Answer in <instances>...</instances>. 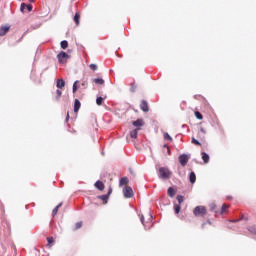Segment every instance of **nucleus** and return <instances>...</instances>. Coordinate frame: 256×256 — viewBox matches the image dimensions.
I'll use <instances>...</instances> for the list:
<instances>
[{"label":"nucleus","mask_w":256,"mask_h":256,"mask_svg":"<svg viewBox=\"0 0 256 256\" xmlns=\"http://www.w3.org/2000/svg\"><path fill=\"white\" fill-rule=\"evenodd\" d=\"M193 215L195 217H205L207 215V208L205 206H196L193 209Z\"/></svg>","instance_id":"f257e3e1"},{"label":"nucleus","mask_w":256,"mask_h":256,"mask_svg":"<svg viewBox=\"0 0 256 256\" xmlns=\"http://www.w3.org/2000/svg\"><path fill=\"white\" fill-rule=\"evenodd\" d=\"M159 177L160 179H169L171 177V171L165 167H161L159 169Z\"/></svg>","instance_id":"f03ea898"},{"label":"nucleus","mask_w":256,"mask_h":256,"mask_svg":"<svg viewBox=\"0 0 256 256\" xmlns=\"http://www.w3.org/2000/svg\"><path fill=\"white\" fill-rule=\"evenodd\" d=\"M57 59L59 61V63H67V59H69V54L65 53L64 51H61L58 55H57Z\"/></svg>","instance_id":"7ed1b4c3"},{"label":"nucleus","mask_w":256,"mask_h":256,"mask_svg":"<svg viewBox=\"0 0 256 256\" xmlns=\"http://www.w3.org/2000/svg\"><path fill=\"white\" fill-rule=\"evenodd\" d=\"M123 195L126 199H131V197H133V188H131V186H126L123 189Z\"/></svg>","instance_id":"20e7f679"},{"label":"nucleus","mask_w":256,"mask_h":256,"mask_svg":"<svg viewBox=\"0 0 256 256\" xmlns=\"http://www.w3.org/2000/svg\"><path fill=\"white\" fill-rule=\"evenodd\" d=\"M178 160L182 167H185L187 163H189V156H187V154H182L179 156Z\"/></svg>","instance_id":"39448f33"},{"label":"nucleus","mask_w":256,"mask_h":256,"mask_svg":"<svg viewBox=\"0 0 256 256\" xmlns=\"http://www.w3.org/2000/svg\"><path fill=\"white\" fill-rule=\"evenodd\" d=\"M229 213V205L223 204L221 210L216 211V215H227Z\"/></svg>","instance_id":"423d86ee"},{"label":"nucleus","mask_w":256,"mask_h":256,"mask_svg":"<svg viewBox=\"0 0 256 256\" xmlns=\"http://www.w3.org/2000/svg\"><path fill=\"white\" fill-rule=\"evenodd\" d=\"M140 109L144 112V113H149V103H147L145 100L141 101L140 104Z\"/></svg>","instance_id":"0eeeda50"},{"label":"nucleus","mask_w":256,"mask_h":256,"mask_svg":"<svg viewBox=\"0 0 256 256\" xmlns=\"http://www.w3.org/2000/svg\"><path fill=\"white\" fill-rule=\"evenodd\" d=\"M9 29H11L9 26L0 27V37H5L9 33Z\"/></svg>","instance_id":"6e6552de"},{"label":"nucleus","mask_w":256,"mask_h":256,"mask_svg":"<svg viewBox=\"0 0 256 256\" xmlns=\"http://www.w3.org/2000/svg\"><path fill=\"white\" fill-rule=\"evenodd\" d=\"M94 187H96V189H98V191H104V189H105V184H104L102 181L98 180V181H96V183L94 184Z\"/></svg>","instance_id":"1a4fd4ad"},{"label":"nucleus","mask_w":256,"mask_h":256,"mask_svg":"<svg viewBox=\"0 0 256 256\" xmlns=\"http://www.w3.org/2000/svg\"><path fill=\"white\" fill-rule=\"evenodd\" d=\"M132 125L139 129V127H143L145 125V122L143 121V119H137L136 121L132 122Z\"/></svg>","instance_id":"9d476101"},{"label":"nucleus","mask_w":256,"mask_h":256,"mask_svg":"<svg viewBox=\"0 0 256 256\" xmlns=\"http://www.w3.org/2000/svg\"><path fill=\"white\" fill-rule=\"evenodd\" d=\"M79 109H81V102L79 99L74 100V113H79Z\"/></svg>","instance_id":"9b49d317"},{"label":"nucleus","mask_w":256,"mask_h":256,"mask_svg":"<svg viewBox=\"0 0 256 256\" xmlns=\"http://www.w3.org/2000/svg\"><path fill=\"white\" fill-rule=\"evenodd\" d=\"M61 207H63V202H61L60 204H58V205L52 210V217H55V215H57V213H59V209H61Z\"/></svg>","instance_id":"f8f14e48"},{"label":"nucleus","mask_w":256,"mask_h":256,"mask_svg":"<svg viewBox=\"0 0 256 256\" xmlns=\"http://www.w3.org/2000/svg\"><path fill=\"white\" fill-rule=\"evenodd\" d=\"M141 130V128H136L133 131L130 132V137L132 139H137V135L139 133V131Z\"/></svg>","instance_id":"ddd939ff"},{"label":"nucleus","mask_w":256,"mask_h":256,"mask_svg":"<svg viewBox=\"0 0 256 256\" xmlns=\"http://www.w3.org/2000/svg\"><path fill=\"white\" fill-rule=\"evenodd\" d=\"M56 87L58 89H63V87H65V80L63 79H58L57 80V83H56Z\"/></svg>","instance_id":"4468645a"},{"label":"nucleus","mask_w":256,"mask_h":256,"mask_svg":"<svg viewBox=\"0 0 256 256\" xmlns=\"http://www.w3.org/2000/svg\"><path fill=\"white\" fill-rule=\"evenodd\" d=\"M93 83H96V85H105V80L103 78H95L93 79Z\"/></svg>","instance_id":"2eb2a0df"},{"label":"nucleus","mask_w":256,"mask_h":256,"mask_svg":"<svg viewBox=\"0 0 256 256\" xmlns=\"http://www.w3.org/2000/svg\"><path fill=\"white\" fill-rule=\"evenodd\" d=\"M164 137V141H169L170 143H173V137H171V135H169V133L165 132L163 134Z\"/></svg>","instance_id":"dca6fc26"},{"label":"nucleus","mask_w":256,"mask_h":256,"mask_svg":"<svg viewBox=\"0 0 256 256\" xmlns=\"http://www.w3.org/2000/svg\"><path fill=\"white\" fill-rule=\"evenodd\" d=\"M98 199H100L101 201H103V204H104V205H107V201H109V195L98 196Z\"/></svg>","instance_id":"f3484780"},{"label":"nucleus","mask_w":256,"mask_h":256,"mask_svg":"<svg viewBox=\"0 0 256 256\" xmlns=\"http://www.w3.org/2000/svg\"><path fill=\"white\" fill-rule=\"evenodd\" d=\"M80 21H81V14L78 12L74 16V22L76 23L77 26H79Z\"/></svg>","instance_id":"a211bd4d"},{"label":"nucleus","mask_w":256,"mask_h":256,"mask_svg":"<svg viewBox=\"0 0 256 256\" xmlns=\"http://www.w3.org/2000/svg\"><path fill=\"white\" fill-rule=\"evenodd\" d=\"M127 183H129V178L123 177L120 179L119 185H120V187H123V185H127Z\"/></svg>","instance_id":"6ab92c4d"},{"label":"nucleus","mask_w":256,"mask_h":256,"mask_svg":"<svg viewBox=\"0 0 256 256\" xmlns=\"http://www.w3.org/2000/svg\"><path fill=\"white\" fill-rule=\"evenodd\" d=\"M189 179L190 183H195V181H197V176L195 175V172L190 173Z\"/></svg>","instance_id":"aec40b11"},{"label":"nucleus","mask_w":256,"mask_h":256,"mask_svg":"<svg viewBox=\"0 0 256 256\" xmlns=\"http://www.w3.org/2000/svg\"><path fill=\"white\" fill-rule=\"evenodd\" d=\"M209 207H210V211H214V213H217V211H219V209L217 208V204L215 203H211Z\"/></svg>","instance_id":"412c9836"},{"label":"nucleus","mask_w":256,"mask_h":256,"mask_svg":"<svg viewBox=\"0 0 256 256\" xmlns=\"http://www.w3.org/2000/svg\"><path fill=\"white\" fill-rule=\"evenodd\" d=\"M202 160L204 161V163H207L209 161V154L202 152Z\"/></svg>","instance_id":"4be33fe9"},{"label":"nucleus","mask_w":256,"mask_h":256,"mask_svg":"<svg viewBox=\"0 0 256 256\" xmlns=\"http://www.w3.org/2000/svg\"><path fill=\"white\" fill-rule=\"evenodd\" d=\"M167 193L169 197H175V189L173 187H169Z\"/></svg>","instance_id":"5701e85b"},{"label":"nucleus","mask_w":256,"mask_h":256,"mask_svg":"<svg viewBox=\"0 0 256 256\" xmlns=\"http://www.w3.org/2000/svg\"><path fill=\"white\" fill-rule=\"evenodd\" d=\"M194 115H195L196 119H199V121H202L203 114H201V112L196 111V112H194Z\"/></svg>","instance_id":"b1692460"},{"label":"nucleus","mask_w":256,"mask_h":256,"mask_svg":"<svg viewBox=\"0 0 256 256\" xmlns=\"http://www.w3.org/2000/svg\"><path fill=\"white\" fill-rule=\"evenodd\" d=\"M47 242H48V247H53L55 240L53 239V237H48Z\"/></svg>","instance_id":"393cba45"},{"label":"nucleus","mask_w":256,"mask_h":256,"mask_svg":"<svg viewBox=\"0 0 256 256\" xmlns=\"http://www.w3.org/2000/svg\"><path fill=\"white\" fill-rule=\"evenodd\" d=\"M62 49H67L69 47V42H67L66 40H63L61 43H60Z\"/></svg>","instance_id":"a878e982"},{"label":"nucleus","mask_w":256,"mask_h":256,"mask_svg":"<svg viewBox=\"0 0 256 256\" xmlns=\"http://www.w3.org/2000/svg\"><path fill=\"white\" fill-rule=\"evenodd\" d=\"M174 211H175L176 215H179V213L181 211V205L175 204Z\"/></svg>","instance_id":"bb28decb"},{"label":"nucleus","mask_w":256,"mask_h":256,"mask_svg":"<svg viewBox=\"0 0 256 256\" xmlns=\"http://www.w3.org/2000/svg\"><path fill=\"white\" fill-rule=\"evenodd\" d=\"M79 83V80H76L73 84V88H72V91L73 93H77V89H78V86L77 84Z\"/></svg>","instance_id":"cd10ccee"},{"label":"nucleus","mask_w":256,"mask_h":256,"mask_svg":"<svg viewBox=\"0 0 256 256\" xmlns=\"http://www.w3.org/2000/svg\"><path fill=\"white\" fill-rule=\"evenodd\" d=\"M83 227V222H77L74 226V231H77V229H81Z\"/></svg>","instance_id":"c85d7f7f"},{"label":"nucleus","mask_w":256,"mask_h":256,"mask_svg":"<svg viewBox=\"0 0 256 256\" xmlns=\"http://www.w3.org/2000/svg\"><path fill=\"white\" fill-rule=\"evenodd\" d=\"M89 67H90L91 71H97V69H98L97 64H90Z\"/></svg>","instance_id":"c756f323"},{"label":"nucleus","mask_w":256,"mask_h":256,"mask_svg":"<svg viewBox=\"0 0 256 256\" xmlns=\"http://www.w3.org/2000/svg\"><path fill=\"white\" fill-rule=\"evenodd\" d=\"M96 104H97V105H103V97H98V98L96 99Z\"/></svg>","instance_id":"7c9ffc66"},{"label":"nucleus","mask_w":256,"mask_h":256,"mask_svg":"<svg viewBox=\"0 0 256 256\" xmlns=\"http://www.w3.org/2000/svg\"><path fill=\"white\" fill-rule=\"evenodd\" d=\"M192 143L193 145H198L199 147H201V142H199L197 139L192 138Z\"/></svg>","instance_id":"2f4dec72"},{"label":"nucleus","mask_w":256,"mask_h":256,"mask_svg":"<svg viewBox=\"0 0 256 256\" xmlns=\"http://www.w3.org/2000/svg\"><path fill=\"white\" fill-rule=\"evenodd\" d=\"M25 9H27V4L22 3L20 6V11L23 13L25 11Z\"/></svg>","instance_id":"473e14b6"},{"label":"nucleus","mask_w":256,"mask_h":256,"mask_svg":"<svg viewBox=\"0 0 256 256\" xmlns=\"http://www.w3.org/2000/svg\"><path fill=\"white\" fill-rule=\"evenodd\" d=\"M177 201H178L179 205H181V203H183V201H184L183 196L178 195V196H177Z\"/></svg>","instance_id":"72a5a7b5"},{"label":"nucleus","mask_w":256,"mask_h":256,"mask_svg":"<svg viewBox=\"0 0 256 256\" xmlns=\"http://www.w3.org/2000/svg\"><path fill=\"white\" fill-rule=\"evenodd\" d=\"M137 89V85H135V83L131 84V88H130V91L132 93H135V90Z\"/></svg>","instance_id":"f704fd0d"},{"label":"nucleus","mask_w":256,"mask_h":256,"mask_svg":"<svg viewBox=\"0 0 256 256\" xmlns=\"http://www.w3.org/2000/svg\"><path fill=\"white\" fill-rule=\"evenodd\" d=\"M57 97L56 99L59 100L61 98V95H63V92L61 90H56Z\"/></svg>","instance_id":"c9c22d12"},{"label":"nucleus","mask_w":256,"mask_h":256,"mask_svg":"<svg viewBox=\"0 0 256 256\" xmlns=\"http://www.w3.org/2000/svg\"><path fill=\"white\" fill-rule=\"evenodd\" d=\"M164 149H167V153H168V155H171V148H169V145H167V144H164Z\"/></svg>","instance_id":"e433bc0d"},{"label":"nucleus","mask_w":256,"mask_h":256,"mask_svg":"<svg viewBox=\"0 0 256 256\" xmlns=\"http://www.w3.org/2000/svg\"><path fill=\"white\" fill-rule=\"evenodd\" d=\"M26 9H27L29 12H31V11H33V6H32L31 4L26 5Z\"/></svg>","instance_id":"4c0bfd02"},{"label":"nucleus","mask_w":256,"mask_h":256,"mask_svg":"<svg viewBox=\"0 0 256 256\" xmlns=\"http://www.w3.org/2000/svg\"><path fill=\"white\" fill-rule=\"evenodd\" d=\"M140 221H141L142 225H145V217L141 216Z\"/></svg>","instance_id":"58836bf2"},{"label":"nucleus","mask_w":256,"mask_h":256,"mask_svg":"<svg viewBox=\"0 0 256 256\" xmlns=\"http://www.w3.org/2000/svg\"><path fill=\"white\" fill-rule=\"evenodd\" d=\"M243 219H245V221H249V219L248 218H245V215H241V217H240V220H243Z\"/></svg>","instance_id":"ea45409f"},{"label":"nucleus","mask_w":256,"mask_h":256,"mask_svg":"<svg viewBox=\"0 0 256 256\" xmlns=\"http://www.w3.org/2000/svg\"><path fill=\"white\" fill-rule=\"evenodd\" d=\"M112 193H113V189L109 188L108 194H106V195H108V197H109V195H111Z\"/></svg>","instance_id":"a19ab883"},{"label":"nucleus","mask_w":256,"mask_h":256,"mask_svg":"<svg viewBox=\"0 0 256 256\" xmlns=\"http://www.w3.org/2000/svg\"><path fill=\"white\" fill-rule=\"evenodd\" d=\"M69 121V112H67L66 123Z\"/></svg>","instance_id":"79ce46f5"},{"label":"nucleus","mask_w":256,"mask_h":256,"mask_svg":"<svg viewBox=\"0 0 256 256\" xmlns=\"http://www.w3.org/2000/svg\"><path fill=\"white\" fill-rule=\"evenodd\" d=\"M205 225H207V223L202 224V229H205Z\"/></svg>","instance_id":"37998d69"},{"label":"nucleus","mask_w":256,"mask_h":256,"mask_svg":"<svg viewBox=\"0 0 256 256\" xmlns=\"http://www.w3.org/2000/svg\"><path fill=\"white\" fill-rule=\"evenodd\" d=\"M202 133H205V129L201 128Z\"/></svg>","instance_id":"c03bdc74"},{"label":"nucleus","mask_w":256,"mask_h":256,"mask_svg":"<svg viewBox=\"0 0 256 256\" xmlns=\"http://www.w3.org/2000/svg\"><path fill=\"white\" fill-rule=\"evenodd\" d=\"M208 223H209L210 225H213V223H212L210 220H208Z\"/></svg>","instance_id":"a18cd8bd"},{"label":"nucleus","mask_w":256,"mask_h":256,"mask_svg":"<svg viewBox=\"0 0 256 256\" xmlns=\"http://www.w3.org/2000/svg\"><path fill=\"white\" fill-rule=\"evenodd\" d=\"M30 1V3H33V0H29Z\"/></svg>","instance_id":"49530a36"},{"label":"nucleus","mask_w":256,"mask_h":256,"mask_svg":"<svg viewBox=\"0 0 256 256\" xmlns=\"http://www.w3.org/2000/svg\"><path fill=\"white\" fill-rule=\"evenodd\" d=\"M82 85H85V82H84V83H82Z\"/></svg>","instance_id":"de8ad7c7"}]
</instances>
